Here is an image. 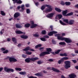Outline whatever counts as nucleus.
I'll list each match as a JSON object with an SVG mask.
<instances>
[{
	"instance_id": "22",
	"label": "nucleus",
	"mask_w": 78,
	"mask_h": 78,
	"mask_svg": "<svg viewBox=\"0 0 78 78\" xmlns=\"http://www.w3.org/2000/svg\"><path fill=\"white\" fill-rule=\"evenodd\" d=\"M67 13V10H66L65 11H64L63 12L62 14L64 16H67V15L66 14Z\"/></svg>"
},
{
	"instance_id": "30",
	"label": "nucleus",
	"mask_w": 78,
	"mask_h": 78,
	"mask_svg": "<svg viewBox=\"0 0 78 78\" xmlns=\"http://www.w3.org/2000/svg\"><path fill=\"white\" fill-rule=\"evenodd\" d=\"M59 22L61 25H66V24L65 23L62 22V21L60 20L59 21Z\"/></svg>"
},
{
	"instance_id": "54",
	"label": "nucleus",
	"mask_w": 78,
	"mask_h": 78,
	"mask_svg": "<svg viewBox=\"0 0 78 78\" xmlns=\"http://www.w3.org/2000/svg\"><path fill=\"white\" fill-rule=\"evenodd\" d=\"M49 61H50V62H52L53 61V60L52 59H50L48 60Z\"/></svg>"
},
{
	"instance_id": "24",
	"label": "nucleus",
	"mask_w": 78,
	"mask_h": 78,
	"mask_svg": "<svg viewBox=\"0 0 78 78\" xmlns=\"http://www.w3.org/2000/svg\"><path fill=\"white\" fill-rule=\"evenodd\" d=\"M35 75L36 76H42V73H37L35 74Z\"/></svg>"
},
{
	"instance_id": "25",
	"label": "nucleus",
	"mask_w": 78,
	"mask_h": 78,
	"mask_svg": "<svg viewBox=\"0 0 78 78\" xmlns=\"http://www.w3.org/2000/svg\"><path fill=\"white\" fill-rule=\"evenodd\" d=\"M13 42H14L15 44H17V40L15 38L13 37L12 39Z\"/></svg>"
},
{
	"instance_id": "9",
	"label": "nucleus",
	"mask_w": 78,
	"mask_h": 78,
	"mask_svg": "<svg viewBox=\"0 0 78 78\" xmlns=\"http://www.w3.org/2000/svg\"><path fill=\"white\" fill-rule=\"evenodd\" d=\"M30 50V51H34V50L32 49H30V47H26L25 49L23 50V51H28V50Z\"/></svg>"
},
{
	"instance_id": "10",
	"label": "nucleus",
	"mask_w": 78,
	"mask_h": 78,
	"mask_svg": "<svg viewBox=\"0 0 78 78\" xmlns=\"http://www.w3.org/2000/svg\"><path fill=\"white\" fill-rule=\"evenodd\" d=\"M58 32L57 31H52V32H50L48 34V35L49 36H52L53 34H56Z\"/></svg>"
},
{
	"instance_id": "53",
	"label": "nucleus",
	"mask_w": 78,
	"mask_h": 78,
	"mask_svg": "<svg viewBox=\"0 0 78 78\" xmlns=\"http://www.w3.org/2000/svg\"><path fill=\"white\" fill-rule=\"evenodd\" d=\"M6 50V49L5 48H2L1 49V50L2 51H5V50Z\"/></svg>"
},
{
	"instance_id": "14",
	"label": "nucleus",
	"mask_w": 78,
	"mask_h": 78,
	"mask_svg": "<svg viewBox=\"0 0 78 78\" xmlns=\"http://www.w3.org/2000/svg\"><path fill=\"white\" fill-rule=\"evenodd\" d=\"M15 33H16V34H25V33L23 32L20 30L16 31L15 32Z\"/></svg>"
},
{
	"instance_id": "51",
	"label": "nucleus",
	"mask_w": 78,
	"mask_h": 78,
	"mask_svg": "<svg viewBox=\"0 0 78 78\" xmlns=\"http://www.w3.org/2000/svg\"><path fill=\"white\" fill-rule=\"evenodd\" d=\"M44 37H45V38H49V36L48 35H45L44 36Z\"/></svg>"
},
{
	"instance_id": "15",
	"label": "nucleus",
	"mask_w": 78,
	"mask_h": 78,
	"mask_svg": "<svg viewBox=\"0 0 78 78\" xmlns=\"http://www.w3.org/2000/svg\"><path fill=\"white\" fill-rule=\"evenodd\" d=\"M74 20H70L68 22L69 24V25H73V23H74Z\"/></svg>"
},
{
	"instance_id": "1",
	"label": "nucleus",
	"mask_w": 78,
	"mask_h": 78,
	"mask_svg": "<svg viewBox=\"0 0 78 78\" xmlns=\"http://www.w3.org/2000/svg\"><path fill=\"white\" fill-rule=\"evenodd\" d=\"M46 50L47 51L42 52L40 55V56H44V55H48L49 54H50V53L49 52L51 51V48H47Z\"/></svg>"
},
{
	"instance_id": "11",
	"label": "nucleus",
	"mask_w": 78,
	"mask_h": 78,
	"mask_svg": "<svg viewBox=\"0 0 78 78\" xmlns=\"http://www.w3.org/2000/svg\"><path fill=\"white\" fill-rule=\"evenodd\" d=\"M20 13L17 12L15 13L14 15V18H17L18 17L20 16Z\"/></svg>"
},
{
	"instance_id": "39",
	"label": "nucleus",
	"mask_w": 78,
	"mask_h": 78,
	"mask_svg": "<svg viewBox=\"0 0 78 78\" xmlns=\"http://www.w3.org/2000/svg\"><path fill=\"white\" fill-rule=\"evenodd\" d=\"M41 33L43 34H46V31L45 30H43L41 31Z\"/></svg>"
},
{
	"instance_id": "60",
	"label": "nucleus",
	"mask_w": 78,
	"mask_h": 78,
	"mask_svg": "<svg viewBox=\"0 0 78 78\" xmlns=\"http://www.w3.org/2000/svg\"><path fill=\"white\" fill-rule=\"evenodd\" d=\"M7 41H8V42H9V41H11V39H10L9 38H7Z\"/></svg>"
},
{
	"instance_id": "45",
	"label": "nucleus",
	"mask_w": 78,
	"mask_h": 78,
	"mask_svg": "<svg viewBox=\"0 0 78 78\" xmlns=\"http://www.w3.org/2000/svg\"><path fill=\"white\" fill-rule=\"evenodd\" d=\"M3 33H4V30L2 29L1 31L0 32V34H3Z\"/></svg>"
},
{
	"instance_id": "58",
	"label": "nucleus",
	"mask_w": 78,
	"mask_h": 78,
	"mask_svg": "<svg viewBox=\"0 0 78 78\" xmlns=\"http://www.w3.org/2000/svg\"><path fill=\"white\" fill-rule=\"evenodd\" d=\"M37 64H42V62L41 61H38L37 62Z\"/></svg>"
},
{
	"instance_id": "32",
	"label": "nucleus",
	"mask_w": 78,
	"mask_h": 78,
	"mask_svg": "<svg viewBox=\"0 0 78 78\" xmlns=\"http://www.w3.org/2000/svg\"><path fill=\"white\" fill-rule=\"evenodd\" d=\"M15 69L16 70L18 71H21V70H22V69L19 68H15Z\"/></svg>"
},
{
	"instance_id": "61",
	"label": "nucleus",
	"mask_w": 78,
	"mask_h": 78,
	"mask_svg": "<svg viewBox=\"0 0 78 78\" xmlns=\"http://www.w3.org/2000/svg\"><path fill=\"white\" fill-rule=\"evenodd\" d=\"M35 5H36V6H38V5H39V3L38 2L36 3Z\"/></svg>"
},
{
	"instance_id": "42",
	"label": "nucleus",
	"mask_w": 78,
	"mask_h": 78,
	"mask_svg": "<svg viewBox=\"0 0 78 78\" xmlns=\"http://www.w3.org/2000/svg\"><path fill=\"white\" fill-rule=\"evenodd\" d=\"M24 6H25V5H21V9L23 11L24 9Z\"/></svg>"
},
{
	"instance_id": "63",
	"label": "nucleus",
	"mask_w": 78,
	"mask_h": 78,
	"mask_svg": "<svg viewBox=\"0 0 78 78\" xmlns=\"http://www.w3.org/2000/svg\"><path fill=\"white\" fill-rule=\"evenodd\" d=\"M75 53L78 54V50H75Z\"/></svg>"
},
{
	"instance_id": "7",
	"label": "nucleus",
	"mask_w": 78,
	"mask_h": 78,
	"mask_svg": "<svg viewBox=\"0 0 78 78\" xmlns=\"http://www.w3.org/2000/svg\"><path fill=\"white\" fill-rule=\"evenodd\" d=\"M9 60L10 62H16L17 61V59L13 57H9Z\"/></svg>"
},
{
	"instance_id": "64",
	"label": "nucleus",
	"mask_w": 78,
	"mask_h": 78,
	"mask_svg": "<svg viewBox=\"0 0 78 78\" xmlns=\"http://www.w3.org/2000/svg\"><path fill=\"white\" fill-rule=\"evenodd\" d=\"M75 68H76V69H77L78 70V66H75Z\"/></svg>"
},
{
	"instance_id": "5",
	"label": "nucleus",
	"mask_w": 78,
	"mask_h": 78,
	"mask_svg": "<svg viewBox=\"0 0 78 78\" xmlns=\"http://www.w3.org/2000/svg\"><path fill=\"white\" fill-rule=\"evenodd\" d=\"M4 71L7 72V73H9L10 72H14V69H12L8 68L7 67H5L4 68Z\"/></svg>"
},
{
	"instance_id": "36",
	"label": "nucleus",
	"mask_w": 78,
	"mask_h": 78,
	"mask_svg": "<svg viewBox=\"0 0 78 78\" xmlns=\"http://www.w3.org/2000/svg\"><path fill=\"white\" fill-rule=\"evenodd\" d=\"M45 8V5H43V6H42L41 7V10H44V9Z\"/></svg>"
},
{
	"instance_id": "17",
	"label": "nucleus",
	"mask_w": 78,
	"mask_h": 78,
	"mask_svg": "<svg viewBox=\"0 0 78 78\" xmlns=\"http://www.w3.org/2000/svg\"><path fill=\"white\" fill-rule=\"evenodd\" d=\"M51 69L54 72H59V70L53 67Z\"/></svg>"
},
{
	"instance_id": "50",
	"label": "nucleus",
	"mask_w": 78,
	"mask_h": 78,
	"mask_svg": "<svg viewBox=\"0 0 78 78\" xmlns=\"http://www.w3.org/2000/svg\"><path fill=\"white\" fill-rule=\"evenodd\" d=\"M25 6L27 8H28V7H30V5H29V4H25Z\"/></svg>"
},
{
	"instance_id": "18",
	"label": "nucleus",
	"mask_w": 78,
	"mask_h": 78,
	"mask_svg": "<svg viewBox=\"0 0 78 78\" xmlns=\"http://www.w3.org/2000/svg\"><path fill=\"white\" fill-rule=\"evenodd\" d=\"M25 62H27L28 63L30 62H31V60L30 58H27L25 59Z\"/></svg>"
},
{
	"instance_id": "12",
	"label": "nucleus",
	"mask_w": 78,
	"mask_h": 78,
	"mask_svg": "<svg viewBox=\"0 0 78 78\" xmlns=\"http://www.w3.org/2000/svg\"><path fill=\"white\" fill-rule=\"evenodd\" d=\"M13 3H19L20 4H21L22 3V1L19 0L17 1V0H12Z\"/></svg>"
},
{
	"instance_id": "38",
	"label": "nucleus",
	"mask_w": 78,
	"mask_h": 78,
	"mask_svg": "<svg viewBox=\"0 0 78 78\" xmlns=\"http://www.w3.org/2000/svg\"><path fill=\"white\" fill-rule=\"evenodd\" d=\"M73 12H71L69 13H68L66 15V16H72V15H73Z\"/></svg>"
},
{
	"instance_id": "34",
	"label": "nucleus",
	"mask_w": 78,
	"mask_h": 78,
	"mask_svg": "<svg viewBox=\"0 0 78 78\" xmlns=\"http://www.w3.org/2000/svg\"><path fill=\"white\" fill-rule=\"evenodd\" d=\"M42 46V45L41 44H39L38 45H37L36 46H35V48H39V47H41Z\"/></svg>"
},
{
	"instance_id": "19",
	"label": "nucleus",
	"mask_w": 78,
	"mask_h": 78,
	"mask_svg": "<svg viewBox=\"0 0 78 78\" xmlns=\"http://www.w3.org/2000/svg\"><path fill=\"white\" fill-rule=\"evenodd\" d=\"M19 73L20 75H25L27 74V72L25 71L24 72H20Z\"/></svg>"
},
{
	"instance_id": "56",
	"label": "nucleus",
	"mask_w": 78,
	"mask_h": 78,
	"mask_svg": "<svg viewBox=\"0 0 78 78\" xmlns=\"http://www.w3.org/2000/svg\"><path fill=\"white\" fill-rule=\"evenodd\" d=\"M72 61L74 62V63H76V60H73Z\"/></svg>"
},
{
	"instance_id": "55",
	"label": "nucleus",
	"mask_w": 78,
	"mask_h": 78,
	"mask_svg": "<svg viewBox=\"0 0 78 78\" xmlns=\"http://www.w3.org/2000/svg\"><path fill=\"white\" fill-rule=\"evenodd\" d=\"M61 4L62 5H65V3H64V2H62L61 3Z\"/></svg>"
},
{
	"instance_id": "62",
	"label": "nucleus",
	"mask_w": 78,
	"mask_h": 78,
	"mask_svg": "<svg viewBox=\"0 0 78 78\" xmlns=\"http://www.w3.org/2000/svg\"><path fill=\"white\" fill-rule=\"evenodd\" d=\"M47 70H51V68H50V67L47 68Z\"/></svg>"
},
{
	"instance_id": "43",
	"label": "nucleus",
	"mask_w": 78,
	"mask_h": 78,
	"mask_svg": "<svg viewBox=\"0 0 78 78\" xmlns=\"http://www.w3.org/2000/svg\"><path fill=\"white\" fill-rule=\"evenodd\" d=\"M63 61V60H62V58H61L60 60L58 61V64H61V63H62V62Z\"/></svg>"
},
{
	"instance_id": "3",
	"label": "nucleus",
	"mask_w": 78,
	"mask_h": 78,
	"mask_svg": "<svg viewBox=\"0 0 78 78\" xmlns=\"http://www.w3.org/2000/svg\"><path fill=\"white\" fill-rule=\"evenodd\" d=\"M65 65L64 66V67L65 69H68V68H70L71 66H70V61H67L65 62Z\"/></svg>"
},
{
	"instance_id": "44",
	"label": "nucleus",
	"mask_w": 78,
	"mask_h": 78,
	"mask_svg": "<svg viewBox=\"0 0 78 78\" xmlns=\"http://www.w3.org/2000/svg\"><path fill=\"white\" fill-rule=\"evenodd\" d=\"M60 51H61V50H58L57 51L55 52V54H58V53H59V52H60Z\"/></svg>"
},
{
	"instance_id": "52",
	"label": "nucleus",
	"mask_w": 78,
	"mask_h": 78,
	"mask_svg": "<svg viewBox=\"0 0 78 78\" xmlns=\"http://www.w3.org/2000/svg\"><path fill=\"white\" fill-rule=\"evenodd\" d=\"M29 78H37L36 77H34L32 76H30Z\"/></svg>"
},
{
	"instance_id": "59",
	"label": "nucleus",
	"mask_w": 78,
	"mask_h": 78,
	"mask_svg": "<svg viewBox=\"0 0 78 78\" xmlns=\"http://www.w3.org/2000/svg\"><path fill=\"white\" fill-rule=\"evenodd\" d=\"M3 69V68L2 67L0 68V72H1Z\"/></svg>"
},
{
	"instance_id": "57",
	"label": "nucleus",
	"mask_w": 78,
	"mask_h": 78,
	"mask_svg": "<svg viewBox=\"0 0 78 78\" xmlns=\"http://www.w3.org/2000/svg\"><path fill=\"white\" fill-rule=\"evenodd\" d=\"M63 56H67V55L66 53L63 54Z\"/></svg>"
},
{
	"instance_id": "47",
	"label": "nucleus",
	"mask_w": 78,
	"mask_h": 78,
	"mask_svg": "<svg viewBox=\"0 0 78 78\" xmlns=\"http://www.w3.org/2000/svg\"><path fill=\"white\" fill-rule=\"evenodd\" d=\"M34 37H39V35L37 34H35L34 35Z\"/></svg>"
},
{
	"instance_id": "23",
	"label": "nucleus",
	"mask_w": 78,
	"mask_h": 78,
	"mask_svg": "<svg viewBox=\"0 0 78 78\" xmlns=\"http://www.w3.org/2000/svg\"><path fill=\"white\" fill-rule=\"evenodd\" d=\"M57 17H58L59 19H60L62 17V16L61 14L58 15L55 17L56 19H57Z\"/></svg>"
},
{
	"instance_id": "27",
	"label": "nucleus",
	"mask_w": 78,
	"mask_h": 78,
	"mask_svg": "<svg viewBox=\"0 0 78 78\" xmlns=\"http://www.w3.org/2000/svg\"><path fill=\"white\" fill-rule=\"evenodd\" d=\"M26 51V53L27 55H31L32 54V53L31 52H29V51Z\"/></svg>"
},
{
	"instance_id": "49",
	"label": "nucleus",
	"mask_w": 78,
	"mask_h": 78,
	"mask_svg": "<svg viewBox=\"0 0 78 78\" xmlns=\"http://www.w3.org/2000/svg\"><path fill=\"white\" fill-rule=\"evenodd\" d=\"M8 52V50H6L5 51L3 52V53H7Z\"/></svg>"
},
{
	"instance_id": "48",
	"label": "nucleus",
	"mask_w": 78,
	"mask_h": 78,
	"mask_svg": "<svg viewBox=\"0 0 78 78\" xmlns=\"http://www.w3.org/2000/svg\"><path fill=\"white\" fill-rule=\"evenodd\" d=\"M22 58H26L27 57V55L23 54V55H22Z\"/></svg>"
},
{
	"instance_id": "13",
	"label": "nucleus",
	"mask_w": 78,
	"mask_h": 78,
	"mask_svg": "<svg viewBox=\"0 0 78 78\" xmlns=\"http://www.w3.org/2000/svg\"><path fill=\"white\" fill-rule=\"evenodd\" d=\"M69 77L70 78H75L76 76L73 73H72L69 75Z\"/></svg>"
},
{
	"instance_id": "35",
	"label": "nucleus",
	"mask_w": 78,
	"mask_h": 78,
	"mask_svg": "<svg viewBox=\"0 0 78 78\" xmlns=\"http://www.w3.org/2000/svg\"><path fill=\"white\" fill-rule=\"evenodd\" d=\"M30 26V24H27L25 25V27H26V28L29 27Z\"/></svg>"
},
{
	"instance_id": "37",
	"label": "nucleus",
	"mask_w": 78,
	"mask_h": 78,
	"mask_svg": "<svg viewBox=\"0 0 78 78\" xmlns=\"http://www.w3.org/2000/svg\"><path fill=\"white\" fill-rule=\"evenodd\" d=\"M40 39L42 41H47V40L45 38H41Z\"/></svg>"
},
{
	"instance_id": "29",
	"label": "nucleus",
	"mask_w": 78,
	"mask_h": 78,
	"mask_svg": "<svg viewBox=\"0 0 78 78\" xmlns=\"http://www.w3.org/2000/svg\"><path fill=\"white\" fill-rule=\"evenodd\" d=\"M62 59L64 61V60H68V59H69V58L67 57H64L62 58Z\"/></svg>"
},
{
	"instance_id": "6",
	"label": "nucleus",
	"mask_w": 78,
	"mask_h": 78,
	"mask_svg": "<svg viewBox=\"0 0 78 78\" xmlns=\"http://www.w3.org/2000/svg\"><path fill=\"white\" fill-rule=\"evenodd\" d=\"M30 23L31 25L30 26L31 28H34L37 26V25L34 23V21H30Z\"/></svg>"
},
{
	"instance_id": "21",
	"label": "nucleus",
	"mask_w": 78,
	"mask_h": 78,
	"mask_svg": "<svg viewBox=\"0 0 78 78\" xmlns=\"http://www.w3.org/2000/svg\"><path fill=\"white\" fill-rule=\"evenodd\" d=\"M21 37L22 38V39H27L28 38V36L24 35H21Z\"/></svg>"
},
{
	"instance_id": "20",
	"label": "nucleus",
	"mask_w": 78,
	"mask_h": 78,
	"mask_svg": "<svg viewBox=\"0 0 78 78\" xmlns=\"http://www.w3.org/2000/svg\"><path fill=\"white\" fill-rule=\"evenodd\" d=\"M16 28H21L22 27V26L20 25L19 24H17L15 25Z\"/></svg>"
},
{
	"instance_id": "46",
	"label": "nucleus",
	"mask_w": 78,
	"mask_h": 78,
	"mask_svg": "<svg viewBox=\"0 0 78 78\" xmlns=\"http://www.w3.org/2000/svg\"><path fill=\"white\" fill-rule=\"evenodd\" d=\"M1 13L2 16H5V13L4 12H3V11H1Z\"/></svg>"
},
{
	"instance_id": "26",
	"label": "nucleus",
	"mask_w": 78,
	"mask_h": 78,
	"mask_svg": "<svg viewBox=\"0 0 78 78\" xmlns=\"http://www.w3.org/2000/svg\"><path fill=\"white\" fill-rule=\"evenodd\" d=\"M55 11H57V12H61V10L58 8H55Z\"/></svg>"
},
{
	"instance_id": "31",
	"label": "nucleus",
	"mask_w": 78,
	"mask_h": 78,
	"mask_svg": "<svg viewBox=\"0 0 78 78\" xmlns=\"http://www.w3.org/2000/svg\"><path fill=\"white\" fill-rule=\"evenodd\" d=\"M63 21L66 23H69V20L67 19H64L63 20Z\"/></svg>"
},
{
	"instance_id": "40",
	"label": "nucleus",
	"mask_w": 78,
	"mask_h": 78,
	"mask_svg": "<svg viewBox=\"0 0 78 78\" xmlns=\"http://www.w3.org/2000/svg\"><path fill=\"white\" fill-rule=\"evenodd\" d=\"M26 12L27 14H29V13H30V10L29 9H27L26 10Z\"/></svg>"
},
{
	"instance_id": "16",
	"label": "nucleus",
	"mask_w": 78,
	"mask_h": 78,
	"mask_svg": "<svg viewBox=\"0 0 78 78\" xmlns=\"http://www.w3.org/2000/svg\"><path fill=\"white\" fill-rule=\"evenodd\" d=\"M38 59L39 58L37 57L32 58H30V61H34L37 60V59Z\"/></svg>"
},
{
	"instance_id": "8",
	"label": "nucleus",
	"mask_w": 78,
	"mask_h": 78,
	"mask_svg": "<svg viewBox=\"0 0 78 78\" xmlns=\"http://www.w3.org/2000/svg\"><path fill=\"white\" fill-rule=\"evenodd\" d=\"M55 14V13H51L48 14V15L46 16V17L48 18H49L50 19H51L53 17Z\"/></svg>"
},
{
	"instance_id": "33",
	"label": "nucleus",
	"mask_w": 78,
	"mask_h": 78,
	"mask_svg": "<svg viewBox=\"0 0 78 78\" xmlns=\"http://www.w3.org/2000/svg\"><path fill=\"white\" fill-rule=\"evenodd\" d=\"M65 4L66 5H70V2H66L65 3Z\"/></svg>"
},
{
	"instance_id": "4",
	"label": "nucleus",
	"mask_w": 78,
	"mask_h": 78,
	"mask_svg": "<svg viewBox=\"0 0 78 78\" xmlns=\"http://www.w3.org/2000/svg\"><path fill=\"white\" fill-rule=\"evenodd\" d=\"M45 7H47V8H48L49 9H46L45 10V12H50V11H51L52 10H53V9L51 7V6L48 5H44Z\"/></svg>"
},
{
	"instance_id": "2",
	"label": "nucleus",
	"mask_w": 78,
	"mask_h": 78,
	"mask_svg": "<svg viewBox=\"0 0 78 78\" xmlns=\"http://www.w3.org/2000/svg\"><path fill=\"white\" fill-rule=\"evenodd\" d=\"M60 37V38H59V37H58V39L61 40V41L65 40L66 43H70L71 42H72V40L69 38H64L63 37Z\"/></svg>"
},
{
	"instance_id": "41",
	"label": "nucleus",
	"mask_w": 78,
	"mask_h": 78,
	"mask_svg": "<svg viewBox=\"0 0 78 78\" xmlns=\"http://www.w3.org/2000/svg\"><path fill=\"white\" fill-rule=\"evenodd\" d=\"M59 45H66V43L64 42H61L59 43Z\"/></svg>"
},
{
	"instance_id": "28",
	"label": "nucleus",
	"mask_w": 78,
	"mask_h": 78,
	"mask_svg": "<svg viewBox=\"0 0 78 78\" xmlns=\"http://www.w3.org/2000/svg\"><path fill=\"white\" fill-rule=\"evenodd\" d=\"M59 34H55V36L56 37H57L58 39V40H60V39H60V37H62L59 36ZM58 37L59 39H58Z\"/></svg>"
}]
</instances>
